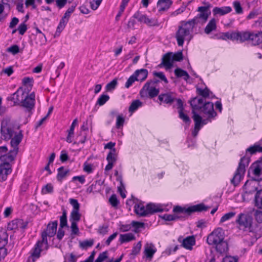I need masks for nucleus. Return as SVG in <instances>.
<instances>
[{"instance_id":"nucleus-1","label":"nucleus","mask_w":262,"mask_h":262,"mask_svg":"<svg viewBox=\"0 0 262 262\" xmlns=\"http://www.w3.org/2000/svg\"><path fill=\"white\" fill-rule=\"evenodd\" d=\"M188 103L194 112L201 111L202 113L208 116L209 118H214L216 113L214 110L213 103L211 102L206 101L204 98L195 97L191 98Z\"/></svg>"},{"instance_id":"nucleus-2","label":"nucleus","mask_w":262,"mask_h":262,"mask_svg":"<svg viewBox=\"0 0 262 262\" xmlns=\"http://www.w3.org/2000/svg\"><path fill=\"white\" fill-rule=\"evenodd\" d=\"M250 161V157L244 156L241 158L237 168L230 181L231 183L234 187L238 186L243 179L246 172V167L248 166Z\"/></svg>"},{"instance_id":"nucleus-3","label":"nucleus","mask_w":262,"mask_h":262,"mask_svg":"<svg viewBox=\"0 0 262 262\" xmlns=\"http://www.w3.org/2000/svg\"><path fill=\"white\" fill-rule=\"evenodd\" d=\"M15 156L14 153H11L10 151L8 154L0 156V160L3 162L0 164V180L2 181H6L8 175L11 173L12 169L9 162L13 161Z\"/></svg>"},{"instance_id":"nucleus-4","label":"nucleus","mask_w":262,"mask_h":262,"mask_svg":"<svg viewBox=\"0 0 262 262\" xmlns=\"http://www.w3.org/2000/svg\"><path fill=\"white\" fill-rule=\"evenodd\" d=\"M15 125L9 120L4 119L1 123V138L8 141L12 138L15 133Z\"/></svg>"},{"instance_id":"nucleus-5","label":"nucleus","mask_w":262,"mask_h":262,"mask_svg":"<svg viewBox=\"0 0 262 262\" xmlns=\"http://www.w3.org/2000/svg\"><path fill=\"white\" fill-rule=\"evenodd\" d=\"M236 223L238 225L239 229L253 233V218L251 215L240 213L236 220Z\"/></svg>"},{"instance_id":"nucleus-6","label":"nucleus","mask_w":262,"mask_h":262,"mask_svg":"<svg viewBox=\"0 0 262 262\" xmlns=\"http://www.w3.org/2000/svg\"><path fill=\"white\" fill-rule=\"evenodd\" d=\"M224 231L221 228L214 229L207 236V243L209 245H214L219 242L224 241Z\"/></svg>"},{"instance_id":"nucleus-7","label":"nucleus","mask_w":262,"mask_h":262,"mask_svg":"<svg viewBox=\"0 0 262 262\" xmlns=\"http://www.w3.org/2000/svg\"><path fill=\"white\" fill-rule=\"evenodd\" d=\"M259 180L256 179V178H253L251 180H247L243 186V190L244 191V194L243 196H245L246 195L252 194L255 191H258V185Z\"/></svg>"},{"instance_id":"nucleus-8","label":"nucleus","mask_w":262,"mask_h":262,"mask_svg":"<svg viewBox=\"0 0 262 262\" xmlns=\"http://www.w3.org/2000/svg\"><path fill=\"white\" fill-rule=\"evenodd\" d=\"M35 95L34 92H32L29 95L25 94L23 101L21 102L20 106L26 108L28 112L31 111L35 106Z\"/></svg>"},{"instance_id":"nucleus-9","label":"nucleus","mask_w":262,"mask_h":262,"mask_svg":"<svg viewBox=\"0 0 262 262\" xmlns=\"http://www.w3.org/2000/svg\"><path fill=\"white\" fill-rule=\"evenodd\" d=\"M210 7V5L209 4L206 6L198 7V11L200 12V13L193 18V19H195V21L198 24L200 23L199 19H202L203 20V23H205L207 20L209 16L211 14L210 11L208 12Z\"/></svg>"},{"instance_id":"nucleus-10","label":"nucleus","mask_w":262,"mask_h":262,"mask_svg":"<svg viewBox=\"0 0 262 262\" xmlns=\"http://www.w3.org/2000/svg\"><path fill=\"white\" fill-rule=\"evenodd\" d=\"M23 137L22 131L20 130L18 134L15 135L13 138L11 139L10 144L13 148L12 150H10L11 153H14V156H16L18 151V145L21 142Z\"/></svg>"},{"instance_id":"nucleus-11","label":"nucleus","mask_w":262,"mask_h":262,"mask_svg":"<svg viewBox=\"0 0 262 262\" xmlns=\"http://www.w3.org/2000/svg\"><path fill=\"white\" fill-rule=\"evenodd\" d=\"M190 35L188 30H186L183 26H179L178 30L176 33V38L179 46H183L185 37Z\"/></svg>"},{"instance_id":"nucleus-12","label":"nucleus","mask_w":262,"mask_h":262,"mask_svg":"<svg viewBox=\"0 0 262 262\" xmlns=\"http://www.w3.org/2000/svg\"><path fill=\"white\" fill-rule=\"evenodd\" d=\"M71 14L70 13H69V12L66 11L65 13L64 14V15L62 16V17L60 19V22L57 27L56 31L54 35V37H56V36H59V34H60V33L64 29L66 25L67 24L68 22L69 21Z\"/></svg>"},{"instance_id":"nucleus-13","label":"nucleus","mask_w":262,"mask_h":262,"mask_svg":"<svg viewBox=\"0 0 262 262\" xmlns=\"http://www.w3.org/2000/svg\"><path fill=\"white\" fill-rule=\"evenodd\" d=\"M20 90H22L21 87L19 88L15 93L9 96L7 100L13 102L14 105H20L25 94V92H22L19 95V92Z\"/></svg>"},{"instance_id":"nucleus-14","label":"nucleus","mask_w":262,"mask_h":262,"mask_svg":"<svg viewBox=\"0 0 262 262\" xmlns=\"http://www.w3.org/2000/svg\"><path fill=\"white\" fill-rule=\"evenodd\" d=\"M181 239L182 237H179L178 241L180 243H182L181 246L186 249L191 250L192 246L194 245L195 244V239L193 235L187 236L182 240Z\"/></svg>"},{"instance_id":"nucleus-15","label":"nucleus","mask_w":262,"mask_h":262,"mask_svg":"<svg viewBox=\"0 0 262 262\" xmlns=\"http://www.w3.org/2000/svg\"><path fill=\"white\" fill-rule=\"evenodd\" d=\"M250 170L255 177H259L262 172V157L254 162L250 166Z\"/></svg>"},{"instance_id":"nucleus-16","label":"nucleus","mask_w":262,"mask_h":262,"mask_svg":"<svg viewBox=\"0 0 262 262\" xmlns=\"http://www.w3.org/2000/svg\"><path fill=\"white\" fill-rule=\"evenodd\" d=\"M57 225L58 221L56 220L50 222L47 225L46 229L42 232H45L48 234L49 237H52L56 234Z\"/></svg>"},{"instance_id":"nucleus-17","label":"nucleus","mask_w":262,"mask_h":262,"mask_svg":"<svg viewBox=\"0 0 262 262\" xmlns=\"http://www.w3.org/2000/svg\"><path fill=\"white\" fill-rule=\"evenodd\" d=\"M173 3L172 0H158L157 2V8L158 12L163 13L167 11Z\"/></svg>"},{"instance_id":"nucleus-18","label":"nucleus","mask_w":262,"mask_h":262,"mask_svg":"<svg viewBox=\"0 0 262 262\" xmlns=\"http://www.w3.org/2000/svg\"><path fill=\"white\" fill-rule=\"evenodd\" d=\"M173 66V60L171 57V53L165 54L163 58L162 62L159 65L160 67H164L166 69H170Z\"/></svg>"},{"instance_id":"nucleus-19","label":"nucleus","mask_w":262,"mask_h":262,"mask_svg":"<svg viewBox=\"0 0 262 262\" xmlns=\"http://www.w3.org/2000/svg\"><path fill=\"white\" fill-rule=\"evenodd\" d=\"M148 215L154 214L156 212H161L164 211L163 208L160 204H156L149 203L146 205Z\"/></svg>"},{"instance_id":"nucleus-20","label":"nucleus","mask_w":262,"mask_h":262,"mask_svg":"<svg viewBox=\"0 0 262 262\" xmlns=\"http://www.w3.org/2000/svg\"><path fill=\"white\" fill-rule=\"evenodd\" d=\"M192 114L193 115L192 118L194 123H199V126L202 128L204 125L208 123V122H211L210 119L211 118H208L207 119H203L202 117L199 115L197 112H194V111H192Z\"/></svg>"},{"instance_id":"nucleus-21","label":"nucleus","mask_w":262,"mask_h":262,"mask_svg":"<svg viewBox=\"0 0 262 262\" xmlns=\"http://www.w3.org/2000/svg\"><path fill=\"white\" fill-rule=\"evenodd\" d=\"M159 82V80L157 79L148 81L144 85L142 89L140 91V95L141 97L145 98L147 97V90L149 89L150 84H155Z\"/></svg>"},{"instance_id":"nucleus-22","label":"nucleus","mask_w":262,"mask_h":262,"mask_svg":"<svg viewBox=\"0 0 262 262\" xmlns=\"http://www.w3.org/2000/svg\"><path fill=\"white\" fill-rule=\"evenodd\" d=\"M158 99L161 102L170 105L175 100V98L170 93L161 94L159 95Z\"/></svg>"},{"instance_id":"nucleus-23","label":"nucleus","mask_w":262,"mask_h":262,"mask_svg":"<svg viewBox=\"0 0 262 262\" xmlns=\"http://www.w3.org/2000/svg\"><path fill=\"white\" fill-rule=\"evenodd\" d=\"M210 208L209 206H206L203 203H200L197 205L191 206L189 207V215H191L192 213L194 212H202L206 211Z\"/></svg>"},{"instance_id":"nucleus-24","label":"nucleus","mask_w":262,"mask_h":262,"mask_svg":"<svg viewBox=\"0 0 262 262\" xmlns=\"http://www.w3.org/2000/svg\"><path fill=\"white\" fill-rule=\"evenodd\" d=\"M250 41L253 46L259 45L262 43V31H258L256 33L252 32Z\"/></svg>"},{"instance_id":"nucleus-25","label":"nucleus","mask_w":262,"mask_h":262,"mask_svg":"<svg viewBox=\"0 0 262 262\" xmlns=\"http://www.w3.org/2000/svg\"><path fill=\"white\" fill-rule=\"evenodd\" d=\"M232 11L231 7L229 6H226L223 7H214L213 9L212 12L214 15H224L228 13H230Z\"/></svg>"},{"instance_id":"nucleus-26","label":"nucleus","mask_w":262,"mask_h":262,"mask_svg":"<svg viewBox=\"0 0 262 262\" xmlns=\"http://www.w3.org/2000/svg\"><path fill=\"white\" fill-rule=\"evenodd\" d=\"M134 73L137 78L138 81L142 82L147 78L148 72L147 69H141L136 70Z\"/></svg>"},{"instance_id":"nucleus-27","label":"nucleus","mask_w":262,"mask_h":262,"mask_svg":"<svg viewBox=\"0 0 262 262\" xmlns=\"http://www.w3.org/2000/svg\"><path fill=\"white\" fill-rule=\"evenodd\" d=\"M216 252L220 254L226 253L228 250V245L225 240L214 245Z\"/></svg>"},{"instance_id":"nucleus-28","label":"nucleus","mask_w":262,"mask_h":262,"mask_svg":"<svg viewBox=\"0 0 262 262\" xmlns=\"http://www.w3.org/2000/svg\"><path fill=\"white\" fill-rule=\"evenodd\" d=\"M135 212L140 216H148L146 207L140 204H136L134 206Z\"/></svg>"},{"instance_id":"nucleus-29","label":"nucleus","mask_w":262,"mask_h":262,"mask_svg":"<svg viewBox=\"0 0 262 262\" xmlns=\"http://www.w3.org/2000/svg\"><path fill=\"white\" fill-rule=\"evenodd\" d=\"M156 252V249L154 248L153 244H150V246L146 244L144 247V253L147 258H152Z\"/></svg>"},{"instance_id":"nucleus-30","label":"nucleus","mask_w":262,"mask_h":262,"mask_svg":"<svg viewBox=\"0 0 262 262\" xmlns=\"http://www.w3.org/2000/svg\"><path fill=\"white\" fill-rule=\"evenodd\" d=\"M196 93L201 96L202 98H204V100H206V98H209L210 94L212 95V93L210 92L209 89L206 87L205 89H202L200 88H196Z\"/></svg>"},{"instance_id":"nucleus-31","label":"nucleus","mask_w":262,"mask_h":262,"mask_svg":"<svg viewBox=\"0 0 262 262\" xmlns=\"http://www.w3.org/2000/svg\"><path fill=\"white\" fill-rule=\"evenodd\" d=\"M254 201L255 206L258 209H262V189L257 191Z\"/></svg>"},{"instance_id":"nucleus-32","label":"nucleus","mask_w":262,"mask_h":262,"mask_svg":"<svg viewBox=\"0 0 262 262\" xmlns=\"http://www.w3.org/2000/svg\"><path fill=\"white\" fill-rule=\"evenodd\" d=\"M57 171L58 173L57 174L56 178L57 181L59 182H61L62 180L66 178L70 172V170L69 169L64 170L63 166H61L58 168Z\"/></svg>"},{"instance_id":"nucleus-33","label":"nucleus","mask_w":262,"mask_h":262,"mask_svg":"<svg viewBox=\"0 0 262 262\" xmlns=\"http://www.w3.org/2000/svg\"><path fill=\"white\" fill-rule=\"evenodd\" d=\"M174 73L175 75L178 78L182 77L184 80L187 81L190 78V76L188 73L180 68H177L174 70Z\"/></svg>"},{"instance_id":"nucleus-34","label":"nucleus","mask_w":262,"mask_h":262,"mask_svg":"<svg viewBox=\"0 0 262 262\" xmlns=\"http://www.w3.org/2000/svg\"><path fill=\"white\" fill-rule=\"evenodd\" d=\"M246 153L249 152L251 155H254L257 152L262 153V146L255 143L246 149Z\"/></svg>"},{"instance_id":"nucleus-35","label":"nucleus","mask_w":262,"mask_h":262,"mask_svg":"<svg viewBox=\"0 0 262 262\" xmlns=\"http://www.w3.org/2000/svg\"><path fill=\"white\" fill-rule=\"evenodd\" d=\"M135 236L133 233H128L124 234H120L119 241L121 244H123L135 240Z\"/></svg>"},{"instance_id":"nucleus-36","label":"nucleus","mask_w":262,"mask_h":262,"mask_svg":"<svg viewBox=\"0 0 262 262\" xmlns=\"http://www.w3.org/2000/svg\"><path fill=\"white\" fill-rule=\"evenodd\" d=\"M216 29V21L215 18H212L206 26L204 32L206 34H209L212 31Z\"/></svg>"},{"instance_id":"nucleus-37","label":"nucleus","mask_w":262,"mask_h":262,"mask_svg":"<svg viewBox=\"0 0 262 262\" xmlns=\"http://www.w3.org/2000/svg\"><path fill=\"white\" fill-rule=\"evenodd\" d=\"M196 24L198 23L195 21V19H192L184 23L181 26H183L186 30H188V32L190 33Z\"/></svg>"},{"instance_id":"nucleus-38","label":"nucleus","mask_w":262,"mask_h":262,"mask_svg":"<svg viewBox=\"0 0 262 262\" xmlns=\"http://www.w3.org/2000/svg\"><path fill=\"white\" fill-rule=\"evenodd\" d=\"M188 210L189 207L186 208L180 206H176L173 208V212L175 214H182L186 215H190Z\"/></svg>"},{"instance_id":"nucleus-39","label":"nucleus","mask_w":262,"mask_h":262,"mask_svg":"<svg viewBox=\"0 0 262 262\" xmlns=\"http://www.w3.org/2000/svg\"><path fill=\"white\" fill-rule=\"evenodd\" d=\"M252 32L249 31H241L239 32V40L241 42H243L245 41L250 40L251 37Z\"/></svg>"},{"instance_id":"nucleus-40","label":"nucleus","mask_w":262,"mask_h":262,"mask_svg":"<svg viewBox=\"0 0 262 262\" xmlns=\"http://www.w3.org/2000/svg\"><path fill=\"white\" fill-rule=\"evenodd\" d=\"M132 227L134 228L133 231L135 233H139L140 232V228H144V223L142 222H139L138 221H133L131 223Z\"/></svg>"},{"instance_id":"nucleus-41","label":"nucleus","mask_w":262,"mask_h":262,"mask_svg":"<svg viewBox=\"0 0 262 262\" xmlns=\"http://www.w3.org/2000/svg\"><path fill=\"white\" fill-rule=\"evenodd\" d=\"M59 227L61 228L68 227L67 211L64 209L62 210V214L60 216Z\"/></svg>"},{"instance_id":"nucleus-42","label":"nucleus","mask_w":262,"mask_h":262,"mask_svg":"<svg viewBox=\"0 0 262 262\" xmlns=\"http://www.w3.org/2000/svg\"><path fill=\"white\" fill-rule=\"evenodd\" d=\"M81 214L79 211H72L70 216V221L71 223H77L80 220Z\"/></svg>"},{"instance_id":"nucleus-43","label":"nucleus","mask_w":262,"mask_h":262,"mask_svg":"<svg viewBox=\"0 0 262 262\" xmlns=\"http://www.w3.org/2000/svg\"><path fill=\"white\" fill-rule=\"evenodd\" d=\"M142 103L139 100H134L130 104L128 111L133 113L136 111L140 106H141Z\"/></svg>"},{"instance_id":"nucleus-44","label":"nucleus","mask_w":262,"mask_h":262,"mask_svg":"<svg viewBox=\"0 0 262 262\" xmlns=\"http://www.w3.org/2000/svg\"><path fill=\"white\" fill-rule=\"evenodd\" d=\"M110 99V96L107 94H102L98 99L96 105H103Z\"/></svg>"},{"instance_id":"nucleus-45","label":"nucleus","mask_w":262,"mask_h":262,"mask_svg":"<svg viewBox=\"0 0 262 262\" xmlns=\"http://www.w3.org/2000/svg\"><path fill=\"white\" fill-rule=\"evenodd\" d=\"M178 113L179 117L182 119L184 123L189 126L191 123V120L189 116L185 114L183 111L179 110Z\"/></svg>"},{"instance_id":"nucleus-46","label":"nucleus","mask_w":262,"mask_h":262,"mask_svg":"<svg viewBox=\"0 0 262 262\" xmlns=\"http://www.w3.org/2000/svg\"><path fill=\"white\" fill-rule=\"evenodd\" d=\"M159 93V89L155 87H150L147 90V97L152 98L158 96Z\"/></svg>"},{"instance_id":"nucleus-47","label":"nucleus","mask_w":262,"mask_h":262,"mask_svg":"<svg viewBox=\"0 0 262 262\" xmlns=\"http://www.w3.org/2000/svg\"><path fill=\"white\" fill-rule=\"evenodd\" d=\"M144 23L149 27L158 26L159 25V23L157 19L149 18L147 16L146 17Z\"/></svg>"},{"instance_id":"nucleus-48","label":"nucleus","mask_w":262,"mask_h":262,"mask_svg":"<svg viewBox=\"0 0 262 262\" xmlns=\"http://www.w3.org/2000/svg\"><path fill=\"white\" fill-rule=\"evenodd\" d=\"M116 149L110 150L106 157V160L107 161V162H110L114 163L116 161L117 158L116 156Z\"/></svg>"},{"instance_id":"nucleus-49","label":"nucleus","mask_w":262,"mask_h":262,"mask_svg":"<svg viewBox=\"0 0 262 262\" xmlns=\"http://www.w3.org/2000/svg\"><path fill=\"white\" fill-rule=\"evenodd\" d=\"M108 201L112 206L115 208H117L120 203L119 200L115 194H113L110 196Z\"/></svg>"},{"instance_id":"nucleus-50","label":"nucleus","mask_w":262,"mask_h":262,"mask_svg":"<svg viewBox=\"0 0 262 262\" xmlns=\"http://www.w3.org/2000/svg\"><path fill=\"white\" fill-rule=\"evenodd\" d=\"M41 245L40 243H37L35 246L33 252L32 254V256L36 258H39L40 256V252L41 251Z\"/></svg>"},{"instance_id":"nucleus-51","label":"nucleus","mask_w":262,"mask_h":262,"mask_svg":"<svg viewBox=\"0 0 262 262\" xmlns=\"http://www.w3.org/2000/svg\"><path fill=\"white\" fill-rule=\"evenodd\" d=\"M117 79L116 78L114 79L112 81L106 84L105 86L106 90L107 91H111L114 90L117 85Z\"/></svg>"},{"instance_id":"nucleus-52","label":"nucleus","mask_w":262,"mask_h":262,"mask_svg":"<svg viewBox=\"0 0 262 262\" xmlns=\"http://www.w3.org/2000/svg\"><path fill=\"white\" fill-rule=\"evenodd\" d=\"M136 81H138V79L136 75H135V73H134V74L131 75L127 80V81L125 84V87L126 88H129Z\"/></svg>"},{"instance_id":"nucleus-53","label":"nucleus","mask_w":262,"mask_h":262,"mask_svg":"<svg viewBox=\"0 0 262 262\" xmlns=\"http://www.w3.org/2000/svg\"><path fill=\"white\" fill-rule=\"evenodd\" d=\"M94 244V240H85L80 243V247L82 249H86L92 247Z\"/></svg>"},{"instance_id":"nucleus-54","label":"nucleus","mask_w":262,"mask_h":262,"mask_svg":"<svg viewBox=\"0 0 262 262\" xmlns=\"http://www.w3.org/2000/svg\"><path fill=\"white\" fill-rule=\"evenodd\" d=\"M171 57L173 60L175 61H180L183 60V55L182 51H179L172 54L171 53Z\"/></svg>"},{"instance_id":"nucleus-55","label":"nucleus","mask_w":262,"mask_h":262,"mask_svg":"<svg viewBox=\"0 0 262 262\" xmlns=\"http://www.w3.org/2000/svg\"><path fill=\"white\" fill-rule=\"evenodd\" d=\"M147 16L142 14L139 11L136 12L133 15V18L138 19L139 22L144 23L145 19Z\"/></svg>"},{"instance_id":"nucleus-56","label":"nucleus","mask_w":262,"mask_h":262,"mask_svg":"<svg viewBox=\"0 0 262 262\" xmlns=\"http://www.w3.org/2000/svg\"><path fill=\"white\" fill-rule=\"evenodd\" d=\"M141 242H139L137 244L135 245L132 249L131 254L133 255H136L139 253L141 248Z\"/></svg>"},{"instance_id":"nucleus-57","label":"nucleus","mask_w":262,"mask_h":262,"mask_svg":"<svg viewBox=\"0 0 262 262\" xmlns=\"http://www.w3.org/2000/svg\"><path fill=\"white\" fill-rule=\"evenodd\" d=\"M70 204L73 206L72 211H79L80 204L78 201L75 199H70L69 200Z\"/></svg>"},{"instance_id":"nucleus-58","label":"nucleus","mask_w":262,"mask_h":262,"mask_svg":"<svg viewBox=\"0 0 262 262\" xmlns=\"http://www.w3.org/2000/svg\"><path fill=\"white\" fill-rule=\"evenodd\" d=\"M18 219H15L8 223L7 228L8 230H13L16 229H18Z\"/></svg>"},{"instance_id":"nucleus-59","label":"nucleus","mask_w":262,"mask_h":262,"mask_svg":"<svg viewBox=\"0 0 262 262\" xmlns=\"http://www.w3.org/2000/svg\"><path fill=\"white\" fill-rule=\"evenodd\" d=\"M33 78L32 77H25L23 79L22 82L24 85L27 86L28 84L31 88L33 86Z\"/></svg>"},{"instance_id":"nucleus-60","label":"nucleus","mask_w":262,"mask_h":262,"mask_svg":"<svg viewBox=\"0 0 262 262\" xmlns=\"http://www.w3.org/2000/svg\"><path fill=\"white\" fill-rule=\"evenodd\" d=\"M153 75L160 78L161 80L163 81L165 83H167L168 82L167 79L166 78L164 74L162 72H156L154 71L153 72Z\"/></svg>"},{"instance_id":"nucleus-61","label":"nucleus","mask_w":262,"mask_h":262,"mask_svg":"<svg viewBox=\"0 0 262 262\" xmlns=\"http://www.w3.org/2000/svg\"><path fill=\"white\" fill-rule=\"evenodd\" d=\"M125 119L123 116L121 115H118L117 116V120H116V126L117 128H120L121 127H122L124 123Z\"/></svg>"},{"instance_id":"nucleus-62","label":"nucleus","mask_w":262,"mask_h":262,"mask_svg":"<svg viewBox=\"0 0 262 262\" xmlns=\"http://www.w3.org/2000/svg\"><path fill=\"white\" fill-rule=\"evenodd\" d=\"M108 252L107 251H104L99 254L98 257L95 260V262H103L105 259H107Z\"/></svg>"},{"instance_id":"nucleus-63","label":"nucleus","mask_w":262,"mask_h":262,"mask_svg":"<svg viewBox=\"0 0 262 262\" xmlns=\"http://www.w3.org/2000/svg\"><path fill=\"white\" fill-rule=\"evenodd\" d=\"M19 34L21 35H23L27 30V26L25 23V21L19 24L17 28Z\"/></svg>"},{"instance_id":"nucleus-64","label":"nucleus","mask_w":262,"mask_h":262,"mask_svg":"<svg viewBox=\"0 0 262 262\" xmlns=\"http://www.w3.org/2000/svg\"><path fill=\"white\" fill-rule=\"evenodd\" d=\"M255 220L258 223H262V211L256 210L254 214Z\"/></svg>"}]
</instances>
